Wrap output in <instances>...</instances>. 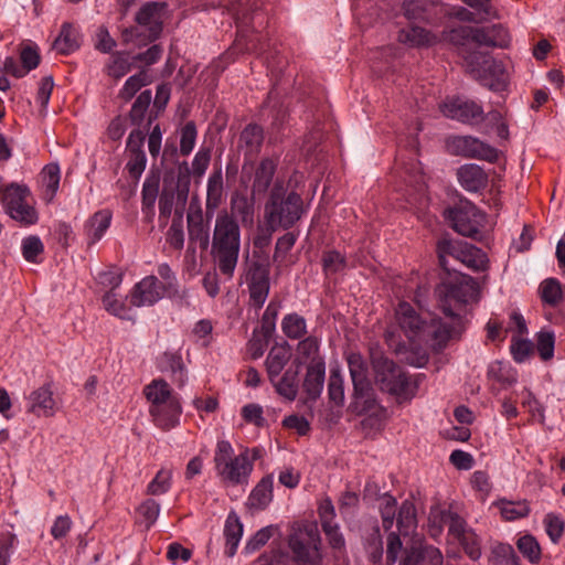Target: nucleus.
<instances>
[{
    "label": "nucleus",
    "mask_w": 565,
    "mask_h": 565,
    "mask_svg": "<svg viewBox=\"0 0 565 565\" xmlns=\"http://www.w3.org/2000/svg\"><path fill=\"white\" fill-rule=\"evenodd\" d=\"M542 300L550 305H555L562 299L561 284L556 279H546L540 286Z\"/></svg>",
    "instance_id": "nucleus-61"
},
{
    "label": "nucleus",
    "mask_w": 565,
    "mask_h": 565,
    "mask_svg": "<svg viewBox=\"0 0 565 565\" xmlns=\"http://www.w3.org/2000/svg\"><path fill=\"white\" fill-rule=\"evenodd\" d=\"M488 375L490 379L502 383L513 384L516 382V372L509 363L494 361L489 365Z\"/></svg>",
    "instance_id": "nucleus-46"
},
{
    "label": "nucleus",
    "mask_w": 565,
    "mask_h": 565,
    "mask_svg": "<svg viewBox=\"0 0 565 565\" xmlns=\"http://www.w3.org/2000/svg\"><path fill=\"white\" fill-rule=\"evenodd\" d=\"M263 141V128L256 124H249L239 135L238 149L244 151L245 157L252 159L260 152Z\"/></svg>",
    "instance_id": "nucleus-24"
},
{
    "label": "nucleus",
    "mask_w": 565,
    "mask_h": 565,
    "mask_svg": "<svg viewBox=\"0 0 565 565\" xmlns=\"http://www.w3.org/2000/svg\"><path fill=\"white\" fill-rule=\"evenodd\" d=\"M297 353L299 359L305 361L309 360L310 362H313L315 360H323L319 355V341L312 335L307 337L298 343Z\"/></svg>",
    "instance_id": "nucleus-59"
},
{
    "label": "nucleus",
    "mask_w": 565,
    "mask_h": 565,
    "mask_svg": "<svg viewBox=\"0 0 565 565\" xmlns=\"http://www.w3.org/2000/svg\"><path fill=\"white\" fill-rule=\"evenodd\" d=\"M21 248L23 257L30 263H38V256H40L44 250L43 243L34 235L25 237L22 241Z\"/></svg>",
    "instance_id": "nucleus-62"
},
{
    "label": "nucleus",
    "mask_w": 565,
    "mask_h": 565,
    "mask_svg": "<svg viewBox=\"0 0 565 565\" xmlns=\"http://www.w3.org/2000/svg\"><path fill=\"white\" fill-rule=\"evenodd\" d=\"M480 297L481 287L478 279L461 274V305H475Z\"/></svg>",
    "instance_id": "nucleus-47"
},
{
    "label": "nucleus",
    "mask_w": 565,
    "mask_h": 565,
    "mask_svg": "<svg viewBox=\"0 0 565 565\" xmlns=\"http://www.w3.org/2000/svg\"><path fill=\"white\" fill-rule=\"evenodd\" d=\"M348 365L350 375L354 387V397L363 399V409H369L373 406V390L367 377V366L363 356L360 353H351L348 356Z\"/></svg>",
    "instance_id": "nucleus-12"
},
{
    "label": "nucleus",
    "mask_w": 565,
    "mask_h": 565,
    "mask_svg": "<svg viewBox=\"0 0 565 565\" xmlns=\"http://www.w3.org/2000/svg\"><path fill=\"white\" fill-rule=\"evenodd\" d=\"M291 359V351L287 344L274 345L266 358L265 366L269 380L278 377Z\"/></svg>",
    "instance_id": "nucleus-29"
},
{
    "label": "nucleus",
    "mask_w": 565,
    "mask_h": 565,
    "mask_svg": "<svg viewBox=\"0 0 565 565\" xmlns=\"http://www.w3.org/2000/svg\"><path fill=\"white\" fill-rule=\"evenodd\" d=\"M486 119L499 121L500 114L497 111L486 114L481 104L472 99L461 102V124L478 127L483 124Z\"/></svg>",
    "instance_id": "nucleus-26"
},
{
    "label": "nucleus",
    "mask_w": 565,
    "mask_h": 565,
    "mask_svg": "<svg viewBox=\"0 0 565 565\" xmlns=\"http://www.w3.org/2000/svg\"><path fill=\"white\" fill-rule=\"evenodd\" d=\"M545 532L553 543H557L564 534L565 523L561 515L547 513L543 519Z\"/></svg>",
    "instance_id": "nucleus-58"
},
{
    "label": "nucleus",
    "mask_w": 565,
    "mask_h": 565,
    "mask_svg": "<svg viewBox=\"0 0 565 565\" xmlns=\"http://www.w3.org/2000/svg\"><path fill=\"white\" fill-rule=\"evenodd\" d=\"M161 370L170 372L173 381L179 387L184 386L186 382V370L182 356L178 353L166 352L161 356Z\"/></svg>",
    "instance_id": "nucleus-37"
},
{
    "label": "nucleus",
    "mask_w": 565,
    "mask_h": 565,
    "mask_svg": "<svg viewBox=\"0 0 565 565\" xmlns=\"http://www.w3.org/2000/svg\"><path fill=\"white\" fill-rule=\"evenodd\" d=\"M151 90H143L132 104L129 118L134 125L139 126L142 122L145 114L151 103Z\"/></svg>",
    "instance_id": "nucleus-56"
},
{
    "label": "nucleus",
    "mask_w": 565,
    "mask_h": 565,
    "mask_svg": "<svg viewBox=\"0 0 565 565\" xmlns=\"http://www.w3.org/2000/svg\"><path fill=\"white\" fill-rule=\"evenodd\" d=\"M466 74L491 92L508 90L510 73L502 61L481 51L468 52L463 56Z\"/></svg>",
    "instance_id": "nucleus-4"
},
{
    "label": "nucleus",
    "mask_w": 565,
    "mask_h": 565,
    "mask_svg": "<svg viewBox=\"0 0 565 565\" xmlns=\"http://www.w3.org/2000/svg\"><path fill=\"white\" fill-rule=\"evenodd\" d=\"M186 223L190 245L198 244L201 249H207L210 245V228L204 222L202 210L190 211L186 215ZM190 248L191 246H189Z\"/></svg>",
    "instance_id": "nucleus-20"
},
{
    "label": "nucleus",
    "mask_w": 565,
    "mask_h": 565,
    "mask_svg": "<svg viewBox=\"0 0 565 565\" xmlns=\"http://www.w3.org/2000/svg\"><path fill=\"white\" fill-rule=\"evenodd\" d=\"M320 535L317 526L308 525L290 535L288 545L297 565H317L320 562Z\"/></svg>",
    "instance_id": "nucleus-8"
},
{
    "label": "nucleus",
    "mask_w": 565,
    "mask_h": 565,
    "mask_svg": "<svg viewBox=\"0 0 565 565\" xmlns=\"http://www.w3.org/2000/svg\"><path fill=\"white\" fill-rule=\"evenodd\" d=\"M241 250V230L238 222L226 211L215 218L211 241V256L220 273L232 279L238 263Z\"/></svg>",
    "instance_id": "nucleus-1"
},
{
    "label": "nucleus",
    "mask_w": 565,
    "mask_h": 565,
    "mask_svg": "<svg viewBox=\"0 0 565 565\" xmlns=\"http://www.w3.org/2000/svg\"><path fill=\"white\" fill-rule=\"evenodd\" d=\"M111 212L108 210H102L96 212L85 224V234L88 238V244H95L99 241L105 232L110 226Z\"/></svg>",
    "instance_id": "nucleus-31"
},
{
    "label": "nucleus",
    "mask_w": 565,
    "mask_h": 565,
    "mask_svg": "<svg viewBox=\"0 0 565 565\" xmlns=\"http://www.w3.org/2000/svg\"><path fill=\"white\" fill-rule=\"evenodd\" d=\"M167 243L174 249L181 250L184 246V232L182 215L174 218L167 232Z\"/></svg>",
    "instance_id": "nucleus-64"
},
{
    "label": "nucleus",
    "mask_w": 565,
    "mask_h": 565,
    "mask_svg": "<svg viewBox=\"0 0 565 565\" xmlns=\"http://www.w3.org/2000/svg\"><path fill=\"white\" fill-rule=\"evenodd\" d=\"M440 284L436 288L438 305L446 317L455 318L459 310V249L449 238L437 244Z\"/></svg>",
    "instance_id": "nucleus-2"
},
{
    "label": "nucleus",
    "mask_w": 565,
    "mask_h": 565,
    "mask_svg": "<svg viewBox=\"0 0 565 565\" xmlns=\"http://www.w3.org/2000/svg\"><path fill=\"white\" fill-rule=\"evenodd\" d=\"M160 178L152 173L147 177L142 185V211L152 212L159 193Z\"/></svg>",
    "instance_id": "nucleus-45"
},
{
    "label": "nucleus",
    "mask_w": 565,
    "mask_h": 565,
    "mask_svg": "<svg viewBox=\"0 0 565 565\" xmlns=\"http://www.w3.org/2000/svg\"><path fill=\"white\" fill-rule=\"evenodd\" d=\"M510 352L516 363H523L533 353V343L529 339L512 337Z\"/></svg>",
    "instance_id": "nucleus-55"
},
{
    "label": "nucleus",
    "mask_w": 565,
    "mask_h": 565,
    "mask_svg": "<svg viewBox=\"0 0 565 565\" xmlns=\"http://www.w3.org/2000/svg\"><path fill=\"white\" fill-rule=\"evenodd\" d=\"M233 458L235 457L232 445L226 440L218 441L213 458L216 472L218 473L222 469H224Z\"/></svg>",
    "instance_id": "nucleus-60"
},
{
    "label": "nucleus",
    "mask_w": 565,
    "mask_h": 565,
    "mask_svg": "<svg viewBox=\"0 0 565 565\" xmlns=\"http://www.w3.org/2000/svg\"><path fill=\"white\" fill-rule=\"evenodd\" d=\"M246 285L249 301L257 309L265 303L270 288L269 265L264 262H252L246 270Z\"/></svg>",
    "instance_id": "nucleus-11"
},
{
    "label": "nucleus",
    "mask_w": 565,
    "mask_h": 565,
    "mask_svg": "<svg viewBox=\"0 0 565 565\" xmlns=\"http://www.w3.org/2000/svg\"><path fill=\"white\" fill-rule=\"evenodd\" d=\"M461 548L472 559L477 561L481 556V539L470 527L461 524Z\"/></svg>",
    "instance_id": "nucleus-42"
},
{
    "label": "nucleus",
    "mask_w": 565,
    "mask_h": 565,
    "mask_svg": "<svg viewBox=\"0 0 565 565\" xmlns=\"http://www.w3.org/2000/svg\"><path fill=\"white\" fill-rule=\"evenodd\" d=\"M487 215L473 203L461 199V236L480 241L484 236Z\"/></svg>",
    "instance_id": "nucleus-13"
},
{
    "label": "nucleus",
    "mask_w": 565,
    "mask_h": 565,
    "mask_svg": "<svg viewBox=\"0 0 565 565\" xmlns=\"http://www.w3.org/2000/svg\"><path fill=\"white\" fill-rule=\"evenodd\" d=\"M134 61L124 52H117L111 56V62L107 65V74L114 79H120L131 71Z\"/></svg>",
    "instance_id": "nucleus-43"
},
{
    "label": "nucleus",
    "mask_w": 565,
    "mask_h": 565,
    "mask_svg": "<svg viewBox=\"0 0 565 565\" xmlns=\"http://www.w3.org/2000/svg\"><path fill=\"white\" fill-rule=\"evenodd\" d=\"M396 319L408 340L418 344L429 322L423 320L416 310L404 301L396 309Z\"/></svg>",
    "instance_id": "nucleus-14"
},
{
    "label": "nucleus",
    "mask_w": 565,
    "mask_h": 565,
    "mask_svg": "<svg viewBox=\"0 0 565 565\" xmlns=\"http://www.w3.org/2000/svg\"><path fill=\"white\" fill-rule=\"evenodd\" d=\"M223 198V175L221 169L214 171L207 180L206 214L211 217Z\"/></svg>",
    "instance_id": "nucleus-35"
},
{
    "label": "nucleus",
    "mask_w": 565,
    "mask_h": 565,
    "mask_svg": "<svg viewBox=\"0 0 565 565\" xmlns=\"http://www.w3.org/2000/svg\"><path fill=\"white\" fill-rule=\"evenodd\" d=\"M29 195L28 186L12 183L6 188L1 199L10 217L25 225L38 221L35 209L28 203Z\"/></svg>",
    "instance_id": "nucleus-9"
},
{
    "label": "nucleus",
    "mask_w": 565,
    "mask_h": 565,
    "mask_svg": "<svg viewBox=\"0 0 565 565\" xmlns=\"http://www.w3.org/2000/svg\"><path fill=\"white\" fill-rule=\"evenodd\" d=\"M461 40L471 41L478 45L507 49L511 36L502 24L488 26H461Z\"/></svg>",
    "instance_id": "nucleus-10"
},
{
    "label": "nucleus",
    "mask_w": 565,
    "mask_h": 565,
    "mask_svg": "<svg viewBox=\"0 0 565 565\" xmlns=\"http://www.w3.org/2000/svg\"><path fill=\"white\" fill-rule=\"evenodd\" d=\"M491 555L495 565H520V559L510 544L493 545Z\"/></svg>",
    "instance_id": "nucleus-51"
},
{
    "label": "nucleus",
    "mask_w": 565,
    "mask_h": 565,
    "mask_svg": "<svg viewBox=\"0 0 565 565\" xmlns=\"http://www.w3.org/2000/svg\"><path fill=\"white\" fill-rule=\"evenodd\" d=\"M324 375L326 364L323 360H315L307 366L302 387L310 399L316 401L320 396L324 384Z\"/></svg>",
    "instance_id": "nucleus-21"
},
{
    "label": "nucleus",
    "mask_w": 565,
    "mask_h": 565,
    "mask_svg": "<svg viewBox=\"0 0 565 565\" xmlns=\"http://www.w3.org/2000/svg\"><path fill=\"white\" fill-rule=\"evenodd\" d=\"M461 22H473L477 24L499 20L500 11L494 0H461Z\"/></svg>",
    "instance_id": "nucleus-15"
},
{
    "label": "nucleus",
    "mask_w": 565,
    "mask_h": 565,
    "mask_svg": "<svg viewBox=\"0 0 565 565\" xmlns=\"http://www.w3.org/2000/svg\"><path fill=\"white\" fill-rule=\"evenodd\" d=\"M397 39L401 43L411 47L429 46L435 43V36L420 26L402 29Z\"/></svg>",
    "instance_id": "nucleus-36"
},
{
    "label": "nucleus",
    "mask_w": 565,
    "mask_h": 565,
    "mask_svg": "<svg viewBox=\"0 0 565 565\" xmlns=\"http://www.w3.org/2000/svg\"><path fill=\"white\" fill-rule=\"evenodd\" d=\"M104 277L108 280L109 285H111V290L103 297L105 309L116 317L121 319L126 318L128 316V309L125 303L117 298V295L114 291V289L120 285L121 277L111 274H106Z\"/></svg>",
    "instance_id": "nucleus-34"
},
{
    "label": "nucleus",
    "mask_w": 565,
    "mask_h": 565,
    "mask_svg": "<svg viewBox=\"0 0 565 565\" xmlns=\"http://www.w3.org/2000/svg\"><path fill=\"white\" fill-rule=\"evenodd\" d=\"M397 526L401 532H407L416 524V508L409 500H405L398 509L396 518Z\"/></svg>",
    "instance_id": "nucleus-52"
},
{
    "label": "nucleus",
    "mask_w": 565,
    "mask_h": 565,
    "mask_svg": "<svg viewBox=\"0 0 565 565\" xmlns=\"http://www.w3.org/2000/svg\"><path fill=\"white\" fill-rule=\"evenodd\" d=\"M254 196L248 198L244 194L234 193L231 199V211L234 218L237 217L243 226L252 227L254 224Z\"/></svg>",
    "instance_id": "nucleus-30"
},
{
    "label": "nucleus",
    "mask_w": 565,
    "mask_h": 565,
    "mask_svg": "<svg viewBox=\"0 0 565 565\" xmlns=\"http://www.w3.org/2000/svg\"><path fill=\"white\" fill-rule=\"evenodd\" d=\"M273 500V478H263L257 486L253 489L248 501L252 508L263 510Z\"/></svg>",
    "instance_id": "nucleus-38"
},
{
    "label": "nucleus",
    "mask_w": 565,
    "mask_h": 565,
    "mask_svg": "<svg viewBox=\"0 0 565 565\" xmlns=\"http://www.w3.org/2000/svg\"><path fill=\"white\" fill-rule=\"evenodd\" d=\"M398 565H443V555L431 545L414 542L404 550Z\"/></svg>",
    "instance_id": "nucleus-17"
},
{
    "label": "nucleus",
    "mask_w": 565,
    "mask_h": 565,
    "mask_svg": "<svg viewBox=\"0 0 565 565\" xmlns=\"http://www.w3.org/2000/svg\"><path fill=\"white\" fill-rule=\"evenodd\" d=\"M488 184V175L478 164L461 167V188L469 192H479Z\"/></svg>",
    "instance_id": "nucleus-32"
},
{
    "label": "nucleus",
    "mask_w": 565,
    "mask_h": 565,
    "mask_svg": "<svg viewBox=\"0 0 565 565\" xmlns=\"http://www.w3.org/2000/svg\"><path fill=\"white\" fill-rule=\"evenodd\" d=\"M371 362L375 383L381 391L395 396L398 402L408 401L415 395L416 384H413L407 374L381 351H371Z\"/></svg>",
    "instance_id": "nucleus-5"
},
{
    "label": "nucleus",
    "mask_w": 565,
    "mask_h": 565,
    "mask_svg": "<svg viewBox=\"0 0 565 565\" xmlns=\"http://www.w3.org/2000/svg\"><path fill=\"white\" fill-rule=\"evenodd\" d=\"M380 513L382 518V526L385 531H391L396 518V499L390 493L380 497Z\"/></svg>",
    "instance_id": "nucleus-48"
},
{
    "label": "nucleus",
    "mask_w": 565,
    "mask_h": 565,
    "mask_svg": "<svg viewBox=\"0 0 565 565\" xmlns=\"http://www.w3.org/2000/svg\"><path fill=\"white\" fill-rule=\"evenodd\" d=\"M520 553L532 564H536L541 559L542 551L536 539L531 534H525L516 541Z\"/></svg>",
    "instance_id": "nucleus-44"
},
{
    "label": "nucleus",
    "mask_w": 565,
    "mask_h": 565,
    "mask_svg": "<svg viewBox=\"0 0 565 565\" xmlns=\"http://www.w3.org/2000/svg\"><path fill=\"white\" fill-rule=\"evenodd\" d=\"M450 339V329L438 320L433 319L425 328L418 347L426 344L435 351L444 349Z\"/></svg>",
    "instance_id": "nucleus-25"
},
{
    "label": "nucleus",
    "mask_w": 565,
    "mask_h": 565,
    "mask_svg": "<svg viewBox=\"0 0 565 565\" xmlns=\"http://www.w3.org/2000/svg\"><path fill=\"white\" fill-rule=\"evenodd\" d=\"M461 265L476 273H483L488 269L489 259L481 248L461 243Z\"/></svg>",
    "instance_id": "nucleus-33"
},
{
    "label": "nucleus",
    "mask_w": 565,
    "mask_h": 565,
    "mask_svg": "<svg viewBox=\"0 0 565 565\" xmlns=\"http://www.w3.org/2000/svg\"><path fill=\"white\" fill-rule=\"evenodd\" d=\"M82 36L77 28L65 22L61 26L58 36L53 42V47L61 54L67 55L79 49Z\"/></svg>",
    "instance_id": "nucleus-27"
},
{
    "label": "nucleus",
    "mask_w": 565,
    "mask_h": 565,
    "mask_svg": "<svg viewBox=\"0 0 565 565\" xmlns=\"http://www.w3.org/2000/svg\"><path fill=\"white\" fill-rule=\"evenodd\" d=\"M52 383H45L34 390L29 396L28 411L39 417H52L56 412Z\"/></svg>",
    "instance_id": "nucleus-19"
},
{
    "label": "nucleus",
    "mask_w": 565,
    "mask_h": 565,
    "mask_svg": "<svg viewBox=\"0 0 565 565\" xmlns=\"http://www.w3.org/2000/svg\"><path fill=\"white\" fill-rule=\"evenodd\" d=\"M243 534V525L239 522L236 514L231 513L225 522L224 535L226 539V550L225 553L227 556L232 557L236 553V548L241 541Z\"/></svg>",
    "instance_id": "nucleus-39"
},
{
    "label": "nucleus",
    "mask_w": 565,
    "mask_h": 565,
    "mask_svg": "<svg viewBox=\"0 0 565 565\" xmlns=\"http://www.w3.org/2000/svg\"><path fill=\"white\" fill-rule=\"evenodd\" d=\"M471 489L475 491L476 497L484 501L492 490L489 476L486 471H475L469 480Z\"/></svg>",
    "instance_id": "nucleus-53"
},
{
    "label": "nucleus",
    "mask_w": 565,
    "mask_h": 565,
    "mask_svg": "<svg viewBox=\"0 0 565 565\" xmlns=\"http://www.w3.org/2000/svg\"><path fill=\"white\" fill-rule=\"evenodd\" d=\"M167 8L168 4L164 1H149L142 4L135 15L137 25L124 31V41H132L135 36L140 34L139 30L146 33L148 41L157 40L163 30Z\"/></svg>",
    "instance_id": "nucleus-7"
},
{
    "label": "nucleus",
    "mask_w": 565,
    "mask_h": 565,
    "mask_svg": "<svg viewBox=\"0 0 565 565\" xmlns=\"http://www.w3.org/2000/svg\"><path fill=\"white\" fill-rule=\"evenodd\" d=\"M147 399L151 403L150 414L156 425L164 430L178 424L181 406L171 395L169 384L164 380H153L145 387Z\"/></svg>",
    "instance_id": "nucleus-6"
},
{
    "label": "nucleus",
    "mask_w": 565,
    "mask_h": 565,
    "mask_svg": "<svg viewBox=\"0 0 565 565\" xmlns=\"http://www.w3.org/2000/svg\"><path fill=\"white\" fill-rule=\"evenodd\" d=\"M253 471V463L249 460V450L245 449L222 469L217 475L225 482L233 486L246 483Z\"/></svg>",
    "instance_id": "nucleus-18"
},
{
    "label": "nucleus",
    "mask_w": 565,
    "mask_h": 565,
    "mask_svg": "<svg viewBox=\"0 0 565 565\" xmlns=\"http://www.w3.org/2000/svg\"><path fill=\"white\" fill-rule=\"evenodd\" d=\"M461 156L494 162L499 151L476 137L466 136L461 138Z\"/></svg>",
    "instance_id": "nucleus-23"
},
{
    "label": "nucleus",
    "mask_w": 565,
    "mask_h": 565,
    "mask_svg": "<svg viewBox=\"0 0 565 565\" xmlns=\"http://www.w3.org/2000/svg\"><path fill=\"white\" fill-rule=\"evenodd\" d=\"M299 365L288 367L281 377H274L269 380L276 388V392L287 398L288 401H295L298 394V381Z\"/></svg>",
    "instance_id": "nucleus-28"
},
{
    "label": "nucleus",
    "mask_w": 565,
    "mask_h": 565,
    "mask_svg": "<svg viewBox=\"0 0 565 565\" xmlns=\"http://www.w3.org/2000/svg\"><path fill=\"white\" fill-rule=\"evenodd\" d=\"M328 395L335 405H342L344 402L343 379L339 370H331L328 382Z\"/></svg>",
    "instance_id": "nucleus-54"
},
{
    "label": "nucleus",
    "mask_w": 565,
    "mask_h": 565,
    "mask_svg": "<svg viewBox=\"0 0 565 565\" xmlns=\"http://www.w3.org/2000/svg\"><path fill=\"white\" fill-rule=\"evenodd\" d=\"M281 328L286 337L290 339H299L307 332L306 320L297 315H287L281 322Z\"/></svg>",
    "instance_id": "nucleus-50"
},
{
    "label": "nucleus",
    "mask_w": 565,
    "mask_h": 565,
    "mask_svg": "<svg viewBox=\"0 0 565 565\" xmlns=\"http://www.w3.org/2000/svg\"><path fill=\"white\" fill-rule=\"evenodd\" d=\"M150 83L151 76L146 70H142L127 78L122 88L118 93V97L125 102H128L137 94V92Z\"/></svg>",
    "instance_id": "nucleus-40"
},
{
    "label": "nucleus",
    "mask_w": 565,
    "mask_h": 565,
    "mask_svg": "<svg viewBox=\"0 0 565 565\" xmlns=\"http://www.w3.org/2000/svg\"><path fill=\"white\" fill-rule=\"evenodd\" d=\"M60 179L61 173L57 163H50L43 168L41 172V181L43 188L45 189V196L49 201L55 196L58 190Z\"/></svg>",
    "instance_id": "nucleus-41"
},
{
    "label": "nucleus",
    "mask_w": 565,
    "mask_h": 565,
    "mask_svg": "<svg viewBox=\"0 0 565 565\" xmlns=\"http://www.w3.org/2000/svg\"><path fill=\"white\" fill-rule=\"evenodd\" d=\"M323 270L327 275L342 271L347 266V259L337 250H329L322 257Z\"/></svg>",
    "instance_id": "nucleus-63"
},
{
    "label": "nucleus",
    "mask_w": 565,
    "mask_h": 565,
    "mask_svg": "<svg viewBox=\"0 0 565 565\" xmlns=\"http://www.w3.org/2000/svg\"><path fill=\"white\" fill-rule=\"evenodd\" d=\"M164 286L156 276H147L135 285L130 294V303L135 307L152 306L164 295Z\"/></svg>",
    "instance_id": "nucleus-16"
},
{
    "label": "nucleus",
    "mask_w": 565,
    "mask_h": 565,
    "mask_svg": "<svg viewBox=\"0 0 565 565\" xmlns=\"http://www.w3.org/2000/svg\"><path fill=\"white\" fill-rule=\"evenodd\" d=\"M555 334L552 331L542 330L536 335V349L543 361L554 356Z\"/></svg>",
    "instance_id": "nucleus-57"
},
{
    "label": "nucleus",
    "mask_w": 565,
    "mask_h": 565,
    "mask_svg": "<svg viewBox=\"0 0 565 565\" xmlns=\"http://www.w3.org/2000/svg\"><path fill=\"white\" fill-rule=\"evenodd\" d=\"M307 212L302 196L276 182L271 188L264 207L266 226L271 231L289 230Z\"/></svg>",
    "instance_id": "nucleus-3"
},
{
    "label": "nucleus",
    "mask_w": 565,
    "mask_h": 565,
    "mask_svg": "<svg viewBox=\"0 0 565 565\" xmlns=\"http://www.w3.org/2000/svg\"><path fill=\"white\" fill-rule=\"evenodd\" d=\"M278 158H264L255 170L252 184V196L262 195L267 192L275 175Z\"/></svg>",
    "instance_id": "nucleus-22"
},
{
    "label": "nucleus",
    "mask_w": 565,
    "mask_h": 565,
    "mask_svg": "<svg viewBox=\"0 0 565 565\" xmlns=\"http://www.w3.org/2000/svg\"><path fill=\"white\" fill-rule=\"evenodd\" d=\"M498 505L502 518L507 521H515L530 513V507L526 501L512 502L502 500Z\"/></svg>",
    "instance_id": "nucleus-49"
}]
</instances>
